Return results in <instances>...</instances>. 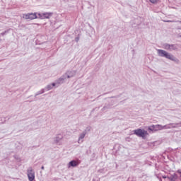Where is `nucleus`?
I'll use <instances>...</instances> for the list:
<instances>
[{
  "label": "nucleus",
  "instance_id": "obj_1",
  "mask_svg": "<svg viewBox=\"0 0 181 181\" xmlns=\"http://www.w3.org/2000/svg\"><path fill=\"white\" fill-rule=\"evenodd\" d=\"M157 53L160 57H165V59L171 60L172 62H176V60H177V59H176L173 54L166 52L165 50L157 49Z\"/></svg>",
  "mask_w": 181,
  "mask_h": 181
},
{
  "label": "nucleus",
  "instance_id": "obj_2",
  "mask_svg": "<svg viewBox=\"0 0 181 181\" xmlns=\"http://www.w3.org/2000/svg\"><path fill=\"white\" fill-rule=\"evenodd\" d=\"M134 134L139 136V138H145L148 135V132L141 129H137L134 130Z\"/></svg>",
  "mask_w": 181,
  "mask_h": 181
},
{
  "label": "nucleus",
  "instance_id": "obj_3",
  "mask_svg": "<svg viewBox=\"0 0 181 181\" xmlns=\"http://www.w3.org/2000/svg\"><path fill=\"white\" fill-rule=\"evenodd\" d=\"M148 129L152 132H156V131H160L163 129V126L160 124L151 125L148 127Z\"/></svg>",
  "mask_w": 181,
  "mask_h": 181
},
{
  "label": "nucleus",
  "instance_id": "obj_4",
  "mask_svg": "<svg viewBox=\"0 0 181 181\" xmlns=\"http://www.w3.org/2000/svg\"><path fill=\"white\" fill-rule=\"evenodd\" d=\"M67 78H66V75H62L59 79H57L55 83H52V86L55 87V86H57V87H59V84H63V83H64V80H66Z\"/></svg>",
  "mask_w": 181,
  "mask_h": 181
},
{
  "label": "nucleus",
  "instance_id": "obj_5",
  "mask_svg": "<svg viewBox=\"0 0 181 181\" xmlns=\"http://www.w3.org/2000/svg\"><path fill=\"white\" fill-rule=\"evenodd\" d=\"M23 18L24 19H30V21L33 20V19H37V18H39V16H37V15L36 14V13H28L25 14L23 16Z\"/></svg>",
  "mask_w": 181,
  "mask_h": 181
},
{
  "label": "nucleus",
  "instance_id": "obj_6",
  "mask_svg": "<svg viewBox=\"0 0 181 181\" xmlns=\"http://www.w3.org/2000/svg\"><path fill=\"white\" fill-rule=\"evenodd\" d=\"M28 180L34 181L35 180V171L32 169V167H30L28 169Z\"/></svg>",
  "mask_w": 181,
  "mask_h": 181
},
{
  "label": "nucleus",
  "instance_id": "obj_7",
  "mask_svg": "<svg viewBox=\"0 0 181 181\" xmlns=\"http://www.w3.org/2000/svg\"><path fill=\"white\" fill-rule=\"evenodd\" d=\"M52 15H53V13H38V18L40 19H49Z\"/></svg>",
  "mask_w": 181,
  "mask_h": 181
},
{
  "label": "nucleus",
  "instance_id": "obj_8",
  "mask_svg": "<svg viewBox=\"0 0 181 181\" xmlns=\"http://www.w3.org/2000/svg\"><path fill=\"white\" fill-rule=\"evenodd\" d=\"M76 71L74 70L67 71L64 75L66 76V78H71V77H74L76 76Z\"/></svg>",
  "mask_w": 181,
  "mask_h": 181
},
{
  "label": "nucleus",
  "instance_id": "obj_9",
  "mask_svg": "<svg viewBox=\"0 0 181 181\" xmlns=\"http://www.w3.org/2000/svg\"><path fill=\"white\" fill-rule=\"evenodd\" d=\"M178 124H176V123H170L168 124H165L163 126V129H171L172 128H177Z\"/></svg>",
  "mask_w": 181,
  "mask_h": 181
},
{
  "label": "nucleus",
  "instance_id": "obj_10",
  "mask_svg": "<svg viewBox=\"0 0 181 181\" xmlns=\"http://www.w3.org/2000/svg\"><path fill=\"white\" fill-rule=\"evenodd\" d=\"M79 164L80 163H78V161H76L75 160H73L69 163V168H76L78 166Z\"/></svg>",
  "mask_w": 181,
  "mask_h": 181
},
{
  "label": "nucleus",
  "instance_id": "obj_11",
  "mask_svg": "<svg viewBox=\"0 0 181 181\" xmlns=\"http://www.w3.org/2000/svg\"><path fill=\"white\" fill-rule=\"evenodd\" d=\"M179 176H177V174L173 173V175H170V176H167V179L170 180V181H176L177 180Z\"/></svg>",
  "mask_w": 181,
  "mask_h": 181
},
{
  "label": "nucleus",
  "instance_id": "obj_12",
  "mask_svg": "<svg viewBox=\"0 0 181 181\" xmlns=\"http://www.w3.org/2000/svg\"><path fill=\"white\" fill-rule=\"evenodd\" d=\"M86 135H87V131H83L78 137V144H81V142H83V140L81 139H84V138L86 137Z\"/></svg>",
  "mask_w": 181,
  "mask_h": 181
},
{
  "label": "nucleus",
  "instance_id": "obj_13",
  "mask_svg": "<svg viewBox=\"0 0 181 181\" xmlns=\"http://www.w3.org/2000/svg\"><path fill=\"white\" fill-rule=\"evenodd\" d=\"M62 139H63V136L59 134L54 138V142L57 144V145H59V144L60 143V141H62Z\"/></svg>",
  "mask_w": 181,
  "mask_h": 181
},
{
  "label": "nucleus",
  "instance_id": "obj_14",
  "mask_svg": "<svg viewBox=\"0 0 181 181\" xmlns=\"http://www.w3.org/2000/svg\"><path fill=\"white\" fill-rule=\"evenodd\" d=\"M111 108V104H105V106L102 108L101 111H107V110H110Z\"/></svg>",
  "mask_w": 181,
  "mask_h": 181
},
{
  "label": "nucleus",
  "instance_id": "obj_15",
  "mask_svg": "<svg viewBox=\"0 0 181 181\" xmlns=\"http://www.w3.org/2000/svg\"><path fill=\"white\" fill-rule=\"evenodd\" d=\"M170 50H177V45L171 44L170 45Z\"/></svg>",
  "mask_w": 181,
  "mask_h": 181
},
{
  "label": "nucleus",
  "instance_id": "obj_16",
  "mask_svg": "<svg viewBox=\"0 0 181 181\" xmlns=\"http://www.w3.org/2000/svg\"><path fill=\"white\" fill-rule=\"evenodd\" d=\"M163 49H165V50H170V44L165 43L163 45Z\"/></svg>",
  "mask_w": 181,
  "mask_h": 181
},
{
  "label": "nucleus",
  "instance_id": "obj_17",
  "mask_svg": "<svg viewBox=\"0 0 181 181\" xmlns=\"http://www.w3.org/2000/svg\"><path fill=\"white\" fill-rule=\"evenodd\" d=\"M43 93H45V89H42L40 91L37 92L35 97H37V95H40V94H43Z\"/></svg>",
  "mask_w": 181,
  "mask_h": 181
},
{
  "label": "nucleus",
  "instance_id": "obj_18",
  "mask_svg": "<svg viewBox=\"0 0 181 181\" xmlns=\"http://www.w3.org/2000/svg\"><path fill=\"white\" fill-rule=\"evenodd\" d=\"M45 88L47 91H49V90H52V88H53V83L47 85Z\"/></svg>",
  "mask_w": 181,
  "mask_h": 181
},
{
  "label": "nucleus",
  "instance_id": "obj_19",
  "mask_svg": "<svg viewBox=\"0 0 181 181\" xmlns=\"http://www.w3.org/2000/svg\"><path fill=\"white\" fill-rule=\"evenodd\" d=\"M9 30H5L4 32L0 33V36H5V35H6V33H9Z\"/></svg>",
  "mask_w": 181,
  "mask_h": 181
},
{
  "label": "nucleus",
  "instance_id": "obj_20",
  "mask_svg": "<svg viewBox=\"0 0 181 181\" xmlns=\"http://www.w3.org/2000/svg\"><path fill=\"white\" fill-rule=\"evenodd\" d=\"M149 1H150L151 4H156V2H158V0H149Z\"/></svg>",
  "mask_w": 181,
  "mask_h": 181
},
{
  "label": "nucleus",
  "instance_id": "obj_21",
  "mask_svg": "<svg viewBox=\"0 0 181 181\" xmlns=\"http://www.w3.org/2000/svg\"><path fill=\"white\" fill-rule=\"evenodd\" d=\"M164 22H166V23H173V22H175V21L168 20V21H164Z\"/></svg>",
  "mask_w": 181,
  "mask_h": 181
},
{
  "label": "nucleus",
  "instance_id": "obj_22",
  "mask_svg": "<svg viewBox=\"0 0 181 181\" xmlns=\"http://www.w3.org/2000/svg\"><path fill=\"white\" fill-rule=\"evenodd\" d=\"M41 169H42V170H45V166L42 165V166L41 167Z\"/></svg>",
  "mask_w": 181,
  "mask_h": 181
},
{
  "label": "nucleus",
  "instance_id": "obj_23",
  "mask_svg": "<svg viewBox=\"0 0 181 181\" xmlns=\"http://www.w3.org/2000/svg\"><path fill=\"white\" fill-rule=\"evenodd\" d=\"M78 40H79V38H78V37H76V42H78Z\"/></svg>",
  "mask_w": 181,
  "mask_h": 181
},
{
  "label": "nucleus",
  "instance_id": "obj_24",
  "mask_svg": "<svg viewBox=\"0 0 181 181\" xmlns=\"http://www.w3.org/2000/svg\"><path fill=\"white\" fill-rule=\"evenodd\" d=\"M163 179H167L168 177H166V176H163Z\"/></svg>",
  "mask_w": 181,
  "mask_h": 181
},
{
  "label": "nucleus",
  "instance_id": "obj_25",
  "mask_svg": "<svg viewBox=\"0 0 181 181\" xmlns=\"http://www.w3.org/2000/svg\"><path fill=\"white\" fill-rule=\"evenodd\" d=\"M177 173H180V175H181V172H180V170H178Z\"/></svg>",
  "mask_w": 181,
  "mask_h": 181
},
{
  "label": "nucleus",
  "instance_id": "obj_26",
  "mask_svg": "<svg viewBox=\"0 0 181 181\" xmlns=\"http://www.w3.org/2000/svg\"><path fill=\"white\" fill-rule=\"evenodd\" d=\"M177 22H179V23H181V21H178Z\"/></svg>",
  "mask_w": 181,
  "mask_h": 181
},
{
  "label": "nucleus",
  "instance_id": "obj_27",
  "mask_svg": "<svg viewBox=\"0 0 181 181\" xmlns=\"http://www.w3.org/2000/svg\"><path fill=\"white\" fill-rule=\"evenodd\" d=\"M179 37H181V35H179Z\"/></svg>",
  "mask_w": 181,
  "mask_h": 181
}]
</instances>
